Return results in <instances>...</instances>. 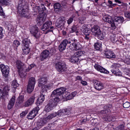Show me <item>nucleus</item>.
<instances>
[{"label":"nucleus","instance_id":"obj_27","mask_svg":"<svg viewBox=\"0 0 130 130\" xmlns=\"http://www.w3.org/2000/svg\"><path fill=\"white\" fill-rule=\"evenodd\" d=\"M44 18L40 16L38 17L36 19L37 23L39 25H41L44 21Z\"/></svg>","mask_w":130,"mask_h":130},{"label":"nucleus","instance_id":"obj_25","mask_svg":"<svg viewBox=\"0 0 130 130\" xmlns=\"http://www.w3.org/2000/svg\"><path fill=\"white\" fill-rule=\"evenodd\" d=\"M10 90V87L8 85H6L3 87L2 92L4 95L8 94V93Z\"/></svg>","mask_w":130,"mask_h":130},{"label":"nucleus","instance_id":"obj_44","mask_svg":"<svg viewBox=\"0 0 130 130\" xmlns=\"http://www.w3.org/2000/svg\"><path fill=\"white\" fill-rule=\"evenodd\" d=\"M119 66V64H118L114 63L111 66V67L112 69L116 70H118Z\"/></svg>","mask_w":130,"mask_h":130},{"label":"nucleus","instance_id":"obj_16","mask_svg":"<svg viewBox=\"0 0 130 130\" xmlns=\"http://www.w3.org/2000/svg\"><path fill=\"white\" fill-rule=\"evenodd\" d=\"M47 79L46 77H42L38 80V86L41 87L45 84L47 83Z\"/></svg>","mask_w":130,"mask_h":130},{"label":"nucleus","instance_id":"obj_40","mask_svg":"<svg viewBox=\"0 0 130 130\" xmlns=\"http://www.w3.org/2000/svg\"><path fill=\"white\" fill-rule=\"evenodd\" d=\"M74 56H76L78 58V57L84 55V53L82 51H79L74 53Z\"/></svg>","mask_w":130,"mask_h":130},{"label":"nucleus","instance_id":"obj_30","mask_svg":"<svg viewBox=\"0 0 130 130\" xmlns=\"http://www.w3.org/2000/svg\"><path fill=\"white\" fill-rule=\"evenodd\" d=\"M79 59L76 56H74V55L70 59V61L71 62L75 63L78 62Z\"/></svg>","mask_w":130,"mask_h":130},{"label":"nucleus","instance_id":"obj_29","mask_svg":"<svg viewBox=\"0 0 130 130\" xmlns=\"http://www.w3.org/2000/svg\"><path fill=\"white\" fill-rule=\"evenodd\" d=\"M47 50L48 51L51 56H52L56 52V50L54 47L48 48Z\"/></svg>","mask_w":130,"mask_h":130},{"label":"nucleus","instance_id":"obj_11","mask_svg":"<svg viewBox=\"0 0 130 130\" xmlns=\"http://www.w3.org/2000/svg\"><path fill=\"white\" fill-rule=\"evenodd\" d=\"M16 66L18 69V71L25 70L26 66L24 64L19 60H17L16 62Z\"/></svg>","mask_w":130,"mask_h":130},{"label":"nucleus","instance_id":"obj_53","mask_svg":"<svg viewBox=\"0 0 130 130\" xmlns=\"http://www.w3.org/2000/svg\"><path fill=\"white\" fill-rule=\"evenodd\" d=\"M65 97H66V98L67 100H69L72 99L73 98V97L72 95H71V94H69L68 95H67L66 96L65 95H64Z\"/></svg>","mask_w":130,"mask_h":130},{"label":"nucleus","instance_id":"obj_64","mask_svg":"<svg viewBox=\"0 0 130 130\" xmlns=\"http://www.w3.org/2000/svg\"><path fill=\"white\" fill-rule=\"evenodd\" d=\"M73 19L72 18H70L67 21V23L69 25L71 24L72 21H73Z\"/></svg>","mask_w":130,"mask_h":130},{"label":"nucleus","instance_id":"obj_61","mask_svg":"<svg viewBox=\"0 0 130 130\" xmlns=\"http://www.w3.org/2000/svg\"><path fill=\"white\" fill-rule=\"evenodd\" d=\"M0 15L3 16L5 15V13L3 11L1 5H0Z\"/></svg>","mask_w":130,"mask_h":130},{"label":"nucleus","instance_id":"obj_43","mask_svg":"<svg viewBox=\"0 0 130 130\" xmlns=\"http://www.w3.org/2000/svg\"><path fill=\"white\" fill-rule=\"evenodd\" d=\"M75 50H78L81 48V46L80 44L78 42H75Z\"/></svg>","mask_w":130,"mask_h":130},{"label":"nucleus","instance_id":"obj_48","mask_svg":"<svg viewBox=\"0 0 130 130\" xmlns=\"http://www.w3.org/2000/svg\"><path fill=\"white\" fill-rule=\"evenodd\" d=\"M75 42H73L70 45L69 48L72 50H75Z\"/></svg>","mask_w":130,"mask_h":130},{"label":"nucleus","instance_id":"obj_3","mask_svg":"<svg viewBox=\"0 0 130 130\" xmlns=\"http://www.w3.org/2000/svg\"><path fill=\"white\" fill-rule=\"evenodd\" d=\"M52 119L50 115L45 118H44L43 119H40L37 122V127L39 128H41Z\"/></svg>","mask_w":130,"mask_h":130},{"label":"nucleus","instance_id":"obj_28","mask_svg":"<svg viewBox=\"0 0 130 130\" xmlns=\"http://www.w3.org/2000/svg\"><path fill=\"white\" fill-rule=\"evenodd\" d=\"M35 85L28 84L27 91L29 93H31L33 90Z\"/></svg>","mask_w":130,"mask_h":130},{"label":"nucleus","instance_id":"obj_47","mask_svg":"<svg viewBox=\"0 0 130 130\" xmlns=\"http://www.w3.org/2000/svg\"><path fill=\"white\" fill-rule=\"evenodd\" d=\"M123 107L125 108H128L130 106V103L128 102H126L123 104Z\"/></svg>","mask_w":130,"mask_h":130},{"label":"nucleus","instance_id":"obj_45","mask_svg":"<svg viewBox=\"0 0 130 130\" xmlns=\"http://www.w3.org/2000/svg\"><path fill=\"white\" fill-rule=\"evenodd\" d=\"M85 19L86 18L85 17H81L78 18V21L79 23L82 24L84 23V21Z\"/></svg>","mask_w":130,"mask_h":130},{"label":"nucleus","instance_id":"obj_23","mask_svg":"<svg viewBox=\"0 0 130 130\" xmlns=\"http://www.w3.org/2000/svg\"><path fill=\"white\" fill-rule=\"evenodd\" d=\"M103 19L104 21L108 23L111 22L112 20L111 17L108 15L104 16Z\"/></svg>","mask_w":130,"mask_h":130},{"label":"nucleus","instance_id":"obj_54","mask_svg":"<svg viewBox=\"0 0 130 130\" xmlns=\"http://www.w3.org/2000/svg\"><path fill=\"white\" fill-rule=\"evenodd\" d=\"M87 30H85V38L87 40L89 39V33L88 32V31H86Z\"/></svg>","mask_w":130,"mask_h":130},{"label":"nucleus","instance_id":"obj_49","mask_svg":"<svg viewBox=\"0 0 130 130\" xmlns=\"http://www.w3.org/2000/svg\"><path fill=\"white\" fill-rule=\"evenodd\" d=\"M107 118L106 117L103 118V120L106 121L110 122L112 120V118L110 116H107Z\"/></svg>","mask_w":130,"mask_h":130},{"label":"nucleus","instance_id":"obj_21","mask_svg":"<svg viewBox=\"0 0 130 130\" xmlns=\"http://www.w3.org/2000/svg\"><path fill=\"white\" fill-rule=\"evenodd\" d=\"M100 30V27L97 25H94L91 29L92 34L95 36L98 33Z\"/></svg>","mask_w":130,"mask_h":130},{"label":"nucleus","instance_id":"obj_60","mask_svg":"<svg viewBox=\"0 0 130 130\" xmlns=\"http://www.w3.org/2000/svg\"><path fill=\"white\" fill-rule=\"evenodd\" d=\"M46 93V90L45 89H43L42 91H41L40 95H43L44 96H45Z\"/></svg>","mask_w":130,"mask_h":130},{"label":"nucleus","instance_id":"obj_57","mask_svg":"<svg viewBox=\"0 0 130 130\" xmlns=\"http://www.w3.org/2000/svg\"><path fill=\"white\" fill-rule=\"evenodd\" d=\"M109 110V109H107L106 110H101L100 111L99 113L100 114H104L105 113H107Z\"/></svg>","mask_w":130,"mask_h":130},{"label":"nucleus","instance_id":"obj_62","mask_svg":"<svg viewBox=\"0 0 130 130\" xmlns=\"http://www.w3.org/2000/svg\"><path fill=\"white\" fill-rule=\"evenodd\" d=\"M46 16V13L44 12H42L41 14L40 17H42L44 18V19L45 20Z\"/></svg>","mask_w":130,"mask_h":130},{"label":"nucleus","instance_id":"obj_1","mask_svg":"<svg viewBox=\"0 0 130 130\" xmlns=\"http://www.w3.org/2000/svg\"><path fill=\"white\" fill-rule=\"evenodd\" d=\"M66 89V88L61 87L54 90L52 92L51 95L52 97H55L54 98H58L60 101V98L61 95H64L65 91Z\"/></svg>","mask_w":130,"mask_h":130},{"label":"nucleus","instance_id":"obj_4","mask_svg":"<svg viewBox=\"0 0 130 130\" xmlns=\"http://www.w3.org/2000/svg\"><path fill=\"white\" fill-rule=\"evenodd\" d=\"M55 67L59 72H62L65 71L67 69L65 63L62 62H59L55 64Z\"/></svg>","mask_w":130,"mask_h":130},{"label":"nucleus","instance_id":"obj_9","mask_svg":"<svg viewBox=\"0 0 130 130\" xmlns=\"http://www.w3.org/2000/svg\"><path fill=\"white\" fill-rule=\"evenodd\" d=\"M49 52L47 50L43 51L41 53L40 58L41 61H43L48 57H51L49 54Z\"/></svg>","mask_w":130,"mask_h":130},{"label":"nucleus","instance_id":"obj_42","mask_svg":"<svg viewBox=\"0 0 130 130\" xmlns=\"http://www.w3.org/2000/svg\"><path fill=\"white\" fill-rule=\"evenodd\" d=\"M24 100V97L23 96H20L18 98L17 101L16 102H18L19 104H21L23 101Z\"/></svg>","mask_w":130,"mask_h":130},{"label":"nucleus","instance_id":"obj_51","mask_svg":"<svg viewBox=\"0 0 130 130\" xmlns=\"http://www.w3.org/2000/svg\"><path fill=\"white\" fill-rule=\"evenodd\" d=\"M28 111L27 110H25L23 111L22 113L20 114V117L21 118H22L24 117L27 113Z\"/></svg>","mask_w":130,"mask_h":130},{"label":"nucleus","instance_id":"obj_7","mask_svg":"<svg viewBox=\"0 0 130 130\" xmlns=\"http://www.w3.org/2000/svg\"><path fill=\"white\" fill-rule=\"evenodd\" d=\"M38 30V27L36 25H35L32 27L30 31L31 33L36 38H39L40 36Z\"/></svg>","mask_w":130,"mask_h":130},{"label":"nucleus","instance_id":"obj_39","mask_svg":"<svg viewBox=\"0 0 130 130\" xmlns=\"http://www.w3.org/2000/svg\"><path fill=\"white\" fill-rule=\"evenodd\" d=\"M53 108L51 105L48 104L45 106V111L47 112H49L53 109Z\"/></svg>","mask_w":130,"mask_h":130},{"label":"nucleus","instance_id":"obj_58","mask_svg":"<svg viewBox=\"0 0 130 130\" xmlns=\"http://www.w3.org/2000/svg\"><path fill=\"white\" fill-rule=\"evenodd\" d=\"M13 44L17 47L20 44V43L18 41L15 40L14 41Z\"/></svg>","mask_w":130,"mask_h":130},{"label":"nucleus","instance_id":"obj_55","mask_svg":"<svg viewBox=\"0 0 130 130\" xmlns=\"http://www.w3.org/2000/svg\"><path fill=\"white\" fill-rule=\"evenodd\" d=\"M124 126L123 125H121L116 128V130H124Z\"/></svg>","mask_w":130,"mask_h":130},{"label":"nucleus","instance_id":"obj_14","mask_svg":"<svg viewBox=\"0 0 130 130\" xmlns=\"http://www.w3.org/2000/svg\"><path fill=\"white\" fill-rule=\"evenodd\" d=\"M104 56L108 58H115L116 55L114 53L111 51H105L104 53Z\"/></svg>","mask_w":130,"mask_h":130},{"label":"nucleus","instance_id":"obj_22","mask_svg":"<svg viewBox=\"0 0 130 130\" xmlns=\"http://www.w3.org/2000/svg\"><path fill=\"white\" fill-rule=\"evenodd\" d=\"M30 43L29 39L25 38L23 39L22 42V45L23 46L29 47Z\"/></svg>","mask_w":130,"mask_h":130},{"label":"nucleus","instance_id":"obj_6","mask_svg":"<svg viewBox=\"0 0 130 130\" xmlns=\"http://www.w3.org/2000/svg\"><path fill=\"white\" fill-rule=\"evenodd\" d=\"M0 68L3 75L5 77H7L8 75L9 72V67L5 66L4 64H2L0 65Z\"/></svg>","mask_w":130,"mask_h":130},{"label":"nucleus","instance_id":"obj_18","mask_svg":"<svg viewBox=\"0 0 130 130\" xmlns=\"http://www.w3.org/2000/svg\"><path fill=\"white\" fill-rule=\"evenodd\" d=\"M59 100L58 98H54L53 99H51L50 100L48 104L51 106L53 107H55L57 105L58 103Z\"/></svg>","mask_w":130,"mask_h":130},{"label":"nucleus","instance_id":"obj_24","mask_svg":"<svg viewBox=\"0 0 130 130\" xmlns=\"http://www.w3.org/2000/svg\"><path fill=\"white\" fill-rule=\"evenodd\" d=\"M44 100V96L43 95H40L37 101V105H38L42 104Z\"/></svg>","mask_w":130,"mask_h":130},{"label":"nucleus","instance_id":"obj_10","mask_svg":"<svg viewBox=\"0 0 130 130\" xmlns=\"http://www.w3.org/2000/svg\"><path fill=\"white\" fill-rule=\"evenodd\" d=\"M94 67L96 70L101 73L106 74L109 73V72L107 70L99 64H95Z\"/></svg>","mask_w":130,"mask_h":130},{"label":"nucleus","instance_id":"obj_56","mask_svg":"<svg viewBox=\"0 0 130 130\" xmlns=\"http://www.w3.org/2000/svg\"><path fill=\"white\" fill-rule=\"evenodd\" d=\"M112 21L111 22L109 23L110 24V26L111 28L112 29H115L116 28V26L115 25V23L113 22H112Z\"/></svg>","mask_w":130,"mask_h":130},{"label":"nucleus","instance_id":"obj_15","mask_svg":"<svg viewBox=\"0 0 130 130\" xmlns=\"http://www.w3.org/2000/svg\"><path fill=\"white\" fill-rule=\"evenodd\" d=\"M67 41H66L65 39L63 40L59 46V49L60 52H62L66 49L67 45Z\"/></svg>","mask_w":130,"mask_h":130},{"label":"nucleus","instance_id":"obj_36","mask_svg":"<svg viewBox=\"0 0 130 130\" xmlns=\"http://www.w3.org/2000/svg\"><path fill=\"white\" fill-rule=\"evenodd\" d=\"M19 86V84L17 83V80H14L12 82L11 86L12 88L15 89L17 87Z\"/></svg>","mask_w":130,"mask_h":130},{"label":"nucleus","instance_id":"obj_12","mask_svg":"<svg viewBox=\"0 0 130 130\" xmlns=\"http://www.w3.org/2000/svg\"><path fill=\"white\" fill-rule=\"evenodd\" d=\"M35 97L34 95L30 97L29 99L24 103V106L25 107H28L32 105L34 103Z\"/></svg>","mask_w":130,"mask_h":130},{"label":"nucleus","instance_id":"obj_32","mask_svg":"<svg viewBox=\"0 0 130 130\" xmlns=\"http://www.w3.org/2000/svg\"><path fill=\"white\" fill-rule=\"evenodd\" d=\"M28 84L35 85L36 83L35 78L33 77H31L29 79Z\"/></svg>","mask_w":130,"mask_h":130},{"label":"nucleus","instance_id":"obj_37","mask_svg":"<svg viewBox=\"0 0 130 130\" xmlns=\"http://www.w3.org/2000/svg\"><path fill=\"white\" fill-rule=\"evenodd\" d=\"M0 4L2 6H7L10 5V3L7 0H0Z\"/></svg>","mask_w":130,"mask_h":130},{"label":"nucleus","instance_id":"obj_26","mask_svg":"<svg viewBox=\"0 0 130 130\" xmlns=\"http://www.w3.org/2000/svg\"><path fill=\"white\" fill-rule=\"evenodd\" d=\"M95 36H97L99 39L102 40L104 38L105 33L104 32H102L100 30Z\"/></svg>","mask_w":130,"mask_h":130},{"label":"nucleus","instance_id":"obj_63","mask_svg":"<svg viewBox=\"0 0 130 130\" xmlns=\"http://www.w3.org/2000/svg\"><path fill=\"white\" fill-rule=\"evenodd\" d=\"M46 16V13L44 12H42L41 14L40 17H42L44 18V19L45 20Z\"/></svg>","mask_w":130,"mask_h":130},{"label":"nucleus","instance_id":"obj_17","mask_svg":"<svg viewBox=\"0 0 130 130\" xmlns=\"http://www.w3.org/2000/svg\"><path fill=\"white\" fill-rule=\"evenodd\" d=\"M15 102V97L13 96L9 101L8 105L7 108L8 109H10L13 107Z\"/></svg>","mask_w":130,"mask_h":130},{"label":"nucleus","instance_id":"obj_34","mask_svg":"<svg viewBox=\"0 0 130 130\" xmlns=\"http://www.w3.org/2000/svg\"><path fill=\"white\" fill-rule=\"evenodd\" d=\"M111 71L112 73L115 74L116 76H120L122 75L119 69L117 70H116L112 69Z\"/></svg>","mask_w":130,"mask_h":130},{"label":"nucleus","instance_id":"obj_52","mask_svg":"<svg viewBox=\"0 0 130 130\" xmlns=\"http://www.w3.org/2000/svg\"><path fill=\"white\" fill-rule=\"evenodd\" d=\"M77 29L76 27L75 26H73L71 28V30H70V32L71 33L76 32Z\"/></svg>","mask_w":130,"mask_h":130},{"label":"nucleus","instance_id":"obj_35","mask_svg":"<svg viewBox=\"0 0 130 130\" xmlns=\"http://www.w3.org/2000/svg\"><path fill=\"white\" fill-rule=\"evenodd\" d=\"M102 44L98 42L95 43L94 46L95 49L96 50H99L102 47Z\"/></svg>","mask_w":130,"mask_h":130},{"label":"nucleus","instance_id":"obj_19","mask_svg":"<svg viewBox=\"0 0 130 130\" xmlns=\"http://www.w3.org/2000/svg\"><path fill=\"white\" fill-rule=\"evenodd\" d=\"M52 24V23L51 22H45L41 28L43 31H45L48 29Z\"/></svg>","mask_w":130,"mask_h":130},{"label":"nucleus","instance_id":"obj_2","mask_svg":"<svg viewBox=\"0 0 130 130\" xmlns=\"http://www.w3.org/2000/svg\"><path fill=\"white\" fill-rule=\"evenodd\" d=\"M70 111L68 109H66L62 110H58L56 112H54L50 114L52 119L57 116L59 117L63 116L65 115H69Z\"/></svg>","mask_w":130,"mask_h":130},{"label":"nucleus","instance_id":"obj_13","mask_svg":"<svg viewBox=\"0 0 130 130\" xmlns=\"http://www.w3.org/2000/svg\"><path fill=\"white\" fill-rule=\"evenodd\" d=\"M21 6L19 5L18 7V8L19 10L18 11L19 12L20 15L23 17H27V15L28 14V12L26 10L24 9V8H22L21 9L20 8Z\"/></svg>","mask_w":130,"mask_h":130},{"label":"nucleus","instance_id":"obj_59","mask_svg":"<svg viewBox=\"0 0 130 130\" xmlns=\"http://www.w3.org/2000/svg\"><path fill=\"white\" fill-rule=\"evenodd\" d=\"M124 15L126 17L130 18V12H126L124 13Z\"/></svg>","mask_w":130,"mask_h":130},{"label":"nucleus","instance_id":"obj_8","mask_svg":"<svg viewBox=\"0 0 130 130\" xmlns=\"http://www.w3.org/2000/svg\"><path fill=\"white\" fill-rule=\"evenodd\" d=\"M94 88L97 90H100L104 88V84L101 82L97 80L93 81Z\"/></svg>","mask_w":130,"mask_h":130},{"label":"nucleus","instance_id":"obj_50","mask_svg":"<svg viewBox=\"0 0 130 130\" xmlns=\"http://www.w3.org/2000/svg\"><path fill=\"white\" fill-rule=\"evenodd\" d=\"M124 62L127 64H130V59L126 57V58L123 60Z\"/></svg>","mask_w":130,"mask_h":130},{"label":"nucleus","instance_id":"obj_5","mask_svg":"<svg viewBox=\"0 0 130 130\" xmlns=\"http://www.w3.org/2000/svg\"><path fill=\"white\" fill-rule=\"evenodd\" d=\"M39 110V108L37 106L30 112L27 116V118L28 119H32L36 115Z\"/></svg>","mask_w":130,"mask_h":130},{"label":"nucleus","instance_id":"obj_38","mask_svg":"<svg viewBox=\"0 0 130 130\" xmlns=\"http://www.w3.org/2000/svg\"><path fill=\"white\" fill-rule=\"evenodd\" d=\"M22 49L23 51L24 54H28L29 52V47L23 46Z\"/></svg>","mask_w":130,"mask_h":130},{"label":"nucleus","instance_id":"obj_20","mask_svg":"<svg viewBox=\"0 0 130 130\" xmlns=\"http://www.w3.org/2000/svg\"><path fill=\"white\" fill-rule=\"evenodd\" d=\"M64 23V20L60 18L57 19L55 23V25L58 28H60L63 25Z\"/></svg>","mask_w":130,"mask_h":130},{"label":"nucleus","instance_id":"obj_33","mask_svg":"<svg viewBox=\"0 0 130 130\" xmlns=\"http://www.w3.org/2000/svg\"><path fill=\"white\" fill-rule=\"evenodd\" d=\"M66 41H67V44H70L71 43H73V42H77V40L76 39H75L74 38H70L68 40L67 39H65Z\"/></svg>","mask_w":130,"mask_h":130},{"label":"nucleus","instance_id":"obj_46","mask_svg":"<svg viewBox=\"0 0 130 130\" xmlns=\"http://www.w3.org/2000/svg\"><path fill=\"white\" fill-rule=\"evenodd\" d=\"M124 19L123 18L122 16L118 17H117L116 20L117 22L122 23L123 22Z\"/></svg>","mask_w":130,"mask_h":130},{"label":"nucleus","instance_id":"obj_31","mask_svg":"<svg viewBox=\"0 0 130 130\" xmlns=\"http://www.w3.org/2000/svg\"><path fill=\"white\" fill-rule=\"evenodd\" d=\"M19 76L21 78H25L26 76V73L25 72L26 71L25 70H21L18 71Z\"/></svg>","mask_w":130,"mask_h":130},{"label":"nucleus","instance_id":"obj_41","mask_svg":"<svg viewBox=\"0 0 130 130\" xmlns=\"http://www.w3.org/2000/svg\"><path fill=\"white\" fill-rule=\"evenodd\" d=\"M54 7L55 9H61L62 7L59 3H56L54 4Z\"/></svg>","mask_w":130,"mask_h":130}]
</instances>
